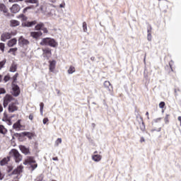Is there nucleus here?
Instances as JSON below:
<instances>
[{"instance_id": "nucleus-1", "label": "nucleus", "mask_w": 181, "mask_h": 181, "mask_svg": "<svg viewBox=\"0 0 181 181\" xmlns=\"http://www.w3.org/2000/svg\"><path fill=\"white\" fill-rule=\"evenodd\" d=\"M10 158H13V159L15 160L16 163H19V162H21L23 157L21 153H19V151L18 150L13 148L9 152Z\"/></svg>"}, {"instance_id": "nucleus-2", "label": "nucleus", "mask_w": 181, "mask_h": 181, "mask_svg": "<svg viewBox=\"0 0 181 181\" xmlns=\"http://www.w3.org/2000/svg\"><path fill=\"white\" fill-rule=\"evenodd\" d=\"M42 46H50L51 47H56L57 42L50 37L43 38L40 43Z\"/></svg>"}, {"instance_id": "nucleus-3", "label": "nucleus", "mask_w": 181, "mask_h": 181, "mask_svg": "<svg viewBox=\"0 0 181 181\" xmlns=\"http://www.w3.org/2000/svg\"><path fill=\"white\" fill-rule=\"evenodd\" d=\"M13 97L11 95H6V96L4 98V103L3 105L4 108H6L8 107V104L11 103V101H13Z\"/></svg>"}, {"instance_id": "nucleus-4", "label": "nucleus", "mask_w": 181, "mask_h": 181, "mask_svg": "<svg viewBox=\"0 0 181 181\" xmlns=\"http://www.w3.org/2000/svg\"><path fill=\"white\" fill-rule=\"evenodd\" d=\"M28 159V164L30 165L32 168V170H35L36 168H37V163H36V160H35V158L33 157H27Z\"/></svg>"}, {"instance_id": "nucleus-5", "label": "nucleus", "mask_w": 181, "mask_h": 181, "mask_svg": "<svg viewBox=\"0 0 181 181\" xmlns=\"http://www.w3.org/2000/svg\"><path fill=\"white\" fill-rule=\"evenodd\" d=\"M11 37H12V33L5 32L1 34V40L2 42H6V40H8Z\"/></svg>"}, {"instance_id": "nucleus-6", "label": "nucleus", "mask_w": 181, "mask_h": 181, "mask_svg": "<svg viewBox=\"0 0 181 181\" xmlns=\"http://www.w3.org/2000/svg\"><path fill=\"white\" fill-rule=\"evenodd\" d=\"M12 88H13V95L14 97H18L19 94H21V89L19 88V86L15 83H12Z\"/></svg>"}, {"instance_id": "nucleus-7", "label": "nucleus", "mask_w": 181, "mask_h": 181, "mask_svg": "<svg viewBox=\"0 0 181 181\" xmlns=\"http://www.w3.org/2000/svg\"><path fill=\"white\" fill-rule=\"evenodd\" d=\"M18 45L21 47H24V46H28V45H29V40L23 38V37H20L18 39Z\"/></svg>"}, {"instance_id": "nucleus-8", "label": "nucleus", "mask_w": 181, "mask_h": 181, "mask_svg": "<svg viewBox=\"0 0 181 181\" xmlns=\"http://www.w3.org/2000/svg\"><path fill=\"white\" fill-rule=\"evenodd\" d=\"M18 103H12L8 105V112H15L18 111Z\"/></svg>"}, {"instance_id": "nucleus-9", "label": "nucleus", "mask_w": 181, "mask_h": 181, "mask_svg": "<svg viewBox=\"0 0 181 181\" xmlns=\"http://www.w3.org/2000/svg\"><path fill=\"white\" fill-rule=\"evenodd\" d=\"M10 11L12 12V13H18V12L21 11V6H19V4H15L10 8Z\"/></svg>"}, {"instance_id": "nucleus-10", "label": "nucleus", "mask_w": 181, "mask_h": 181, "mask_svg": "<svg viewBox=\"0 0 181 181\" xmlns=\"http://www.w3.org/2000/svg\"><path fill=\"white\" fill-rule=\"evenodd\" d=\"M43 52V56L44 57H47V59H49L52 57V51L49 48H45L42 49Z\"/></svg>"}, {"instance_id": "nucleus-11", "label": "nucleus", "mask_w": 181, "mask_h": 181, "mask_svg": "<svg viewBox=\"0 0 181 181\" xmlns=\"http://www.w3.org/2000/svg\"><path fill=\"white\" fill-rule=\"evenodd\" d=\"M36 23H37L36 21H27L23 23V26H25V28H32V26H35Z\"/></svg>"}, {"instance_id": "nucleus-12", "label": "nucleus", "mask_w": 181, "mask_h": 181, "mask_svg": "<svg viewBox=\"0 0 181 181\" xmlns=\"http://www.w3.org/2000/svg\"><path fill=\"white\" fill-rule=\"evenodd\" d=\"M16 43H18V40H16V38H13L8 41L7 46H8V47H13Z\"/></svg>"}, {"instance_id": "nucleus-13", "label": "nucleus", "mask_w": 181, "mask_h": 181, "mask_svg": "<svg viewBox=\"0 0 181 181\" xmlns=\"http://www.w3.org/2000/svg\"><path fill=\"white\" fill-rule=\"evenodd\" d=\"M42 33L40 31H37V32H31L30 36L33 37L34 39H39L40 36H42Z\"/></svg>"}, {"instance_id": "nucleus-14", "label": "nucleus", "mask_w": 181, "mask_h": 181, "mask_svg": "<svg viewBox=\"0 0 181 181\" xmlns=\"http://www.w3.org/2000/svg\"><path fill=\"white\" fill-rule=\"evenodd\" d=\"M19 148L24 155H29V153H30L29 148H26L25 146H20Z\"/></svg>"}, {"instance_id": "nucleus-15", "label": "nucleus", "mask_w": 181, "mask_h": 181, "mask_svg": "<svg viewBox=\"0 0 181 181\" xmlns=\"http://www.w3.org/2000/svg\"><path fill=\"white\" fill-rule=\"evenodd\" d=\"M10 160H11V157L10 156H8L6 158H3L0 161L1 166H5V165H6V163H8Z\"/></svg>"}, {"instance_id": "nucleus-16", "label": "nucleus", "mask_w": 181, "mask_h": 181, "mask_svg": "<svg viewBox=\"0 0 181 181\" xmlns=\"http://www.w3.org/2000/svg\"><path fill=\"white\" fill-rule=\"evenodd\" d=\"M22 170H23V165H19L13 171V175H18L19 173H21Z\"/></svg>"}, {"instance_id": "nucleus-17", "label": "nucleus", "mask_w": 181, "mask_h": 181, "mask_svg": "<svg viewBox=\"0 0 181 181\" xmlns=\"http://www.w3.org/2000/svg\"><path fill=\"white\" fill-rule=\"evenodd\" d=\"M54 69H56V61H49V71L53 73Z\"/></svg>"}, {"instance_id": "nucleus-18", "label": "nucleus", "mask_w": 181, "mask_h": 181, "mask_svg": "<svg viewBox=\"0 0 181 181\" xmlns=\"http://www.w3.org/2000/svg\"><path fill=\"white\" fill-rule=\"evenodd\" d=\"M0 12H3L5 14L8 13V8L2 3H0Z\"/></svg>"}, {"instance_id": "nucleus-19", "label": "nucleus", "mask_w": 181, "mask_h": 181, "mask_svg": "<svg viewBox=\"0 0 181 181\" xmlns=\"http://www.w3.org/2000/svg\"><path fill=\"white\" fill-rule=\"evenodd\" d=\"M103 86L109 91H111V90H112V86L111 85V83L108 81H105Z\"/></svg>"}, {"instance_id": "nucleus-20", "label": "nucleus", "mask_w": 181, "mask_h": 181, "mask_svg": "<svg viewBox=\"0 0 181 181\" xmlns=\"http://www.w3.org/2000/svg\"><path fill=\"white\" fill-rule=\"evenodd\" d=\"M19 25H21V23L16 20H11L10 21V26H12L13 28L19 26Z\"/></svg>"}, {"instance_id": "nucleus-21", "label": "nucleus", "mask_w": 181, "mask_h": 181, "mask_svg": "<svg viewBox=\"0 0 181 181\" xmlns=\"http://www.w3.org/2000/svg\"><path fill=\"white\" fill-rule=\"evenodd\" d=\"M21 120H18L13 125V128L14 129H16L17 131H19L21 129Z\"/></svg>"}, {"instance_id": "nucleus-22", "label": "nucleus", "mask_w": 181, "mask_h": 181, "mask_svg": "<svg viewBox=\"0 0 181 181\" xmlns=\"http://www.w3.org/2000/svg\"><path fill=\"white\" fill-rule=\"evenodd\" d=\"M101 156L98 154H95L92 156V159L95 162H100V160H101Z\"/></svg>"}, {"instance_id": "nucleus-23", "label": "nucleus", "mask_w": 181, "mask_h": 181, "mask_svg": "<svg viewBox=\"0 0 181 181\" xmlns=\"http://www.w3.org/2000/svg\"><path fill=\"white\" fill-rule=\"evenodd\" d=\"M25 4H36L35 8L39 6V1L37 0H25Z\"/></svg>"}, {"instance_id": "nucleus-24", "label": "nucleus", "mask_w": 181, "mask_h": 181, "mask_svg": "<svg viewBox=\"0 0 181 181\" xmlns=\"http://www.w3.org/2000/svg\"><path fill=\"white\" fill-rule=\"evenodd\" d=\"M16 69H18V66L15 62H13L10 67V71H11V73H15V71H16Z\"/></svg>"}, {"instance_id": "nucleus-25", "label": "nucleus", "mask_w": 181, "mask_h": 181, "mask_svg": "<svg viewBox=\"0 0 181 181\" xmlns=\"http://www.w3.org/2000/svg\"><path fill=\"white\" fill-rule=\"evenodd\" d=\"M30 9H35V6L31 5V6L25 7L23 11V13H26L27 12H29V11H30Z\"/></svg>"}, {"instance_id": "nucleus-26", "label": "nucleus", "mask_w": 181, "mask_h": 181, "mask_svg": "<svg viewBox=\"0 0 181 181\" xmlns=\"http://www.w3.org/2000/svg\"><path fill=\"white\" fill-rule=\"evenodd\" d=\"M45 24L43 23H40L35 25V30H42Z\"/></svg>"}, {"instance_id": "nucleus-27", "label": "nucleus", "mask_w": 181, "mask_h": 181, "mask_svg": "<svg viewBox=\"0 0 181 181\" xmlns=\"http://www.w3.org/2000/svg\"><path fill=\"white\" fill-rule=\"evenodd\" d=\"M6 132H7V130L6 129L5 127H4V125L0 124V133L5 135Z\"/></svg>"}, {"instance_id": "nucleus-28", "label": "nucleus", "mask_w": 181, "mask_h": 181, "mask_svg": "<svg viewBox=\"0 0 181 181\" xmlns=\"http://www.w3.org/2000/svg\"><path fill=\"white\" fill-rule=\"evenodd\" d=\"M76 71V68L74 66H71L69 69H68V74H73Z\"/></svg>"}, {"instance_id": "nucleus-29", "label": "nucleus", "mask_w": 181, "mask_h": 181, "mask_svg": "<svg viewBox=\"0 0 181 181\" xmlns=\"http://www.w3.org/2000/svg\"><path fill=\"white\" fill-rule=\"evenodd\" d=\"M18 18V19H21L23 22L28 21V17L23 14H20Z\"/></svg>"}, {"instance_id": "nucleus-30", "label": "nucleus", "mask_w": 181, "mask_h": 181, "mask_svg": "<svg viewBox=\"0 0 181 181\" xmlns=\"http://www.w3.org/2000/svg\"><path fill=\"white\" fill-rule=\"evenodd\" d=\"M44 107H45V104L43 103H41L40 104V111L41 115H43V108H44Z\"/></svg>"}, {"instance_id": "nucleus-31", "label": "nucleus", "mask_w": 181, "mask_h": 181, "mask_svg": "<svg viewBox=\"0 0 181 181\" xmlns=\"http://www.w3.org/2000/svg\"><path fill=\"white\" fill-rule=\"evenodd\" d=\"M18 76H19V74L16 73L12 78L13 80V84H15V83H16V80L18 78Z\"/></svg>"}, {"instance_id": "nucleus-32", "label": "nucleus", "mask_w": 181, "mask_h": 181, "mask_svg": "<svg viewBox=\"0 0 181 181\" xmlns=\"http://www.w3.org/2000/svg\"><path fill=\"white\" fill-rule=\"evenodd\" d=\"M62 144V138H58L55 141V146H59Z\"/></svg>"}, {"instance_id": "nucleus-33", "label": "nucleus", "mask_w": 181, "mask_h": 181, "mask_svg": "<svg viewBox=\"0 0 181 181\" xmlns=\"http://www.w3.org/2000/svg\"><path fill=\"white\" fill-rule=\"evenodd\" d=\"M140 119L141 121V125L140 126V128L141 131H145V124H144V122L142 121V117H140Z\"/></svg>"}, {"instance_id": "nucleus-34", "label": "nucleus", "mask_w": 181, "mask_h": 181, "mask_svg": "<svg viewBox=\"0 0 181 181\" xmlns=\"http://www.w3.org/2000/svg\"><path fill=\"white\" fill-rule=\"evenodd\" d=\"M83 32H87V23L86 22L83 23Z\"/></svg>"}, {"instance_id": "nucleus-35", "label": "nucleus", "mask_w": 181, "mask_h": 181, "mask_svg": "<svg viewBox=\"0 0 181 181\" xmlns=\"http://www.w3.org/2000/svg\"><path fill=\"white\" fill-rule=\"evenodd\" d=\"M18 51V48L15 47V48H11L9 49L8 53H15V52Z\"/></svg>"}, {"instance_id": "nucleus-36", "label": "nucleus", "mask_w": 181, "mask_h": 181, "mask_svg": "<svg viewBox=\"0 0 181 181\" xmlns=\"http://www.w3.org/2000/svg\"><path fill=\"white\" fill-rule=\"evenodd\" d=\"M43 174H41L40 176L37 177V181H43Z\"/></svg>"}, {"instance_id": "nucleus-37", "label": "nucleus", "mask_w": 181, "mask_h": 181, "mask_svg": "<svg viewBox=\"0 0 181 181\" xmlns=\"http://www.w3.org/2000/svg\"><path fill=\"white\" fill-rule=\"evenodd\" d=\"M9 80H11V77H9V76H5L4 81H5V83H7V81H9Z\"/></svg>"}, {"instance_id": "nucleus-38", "label": "nucleus", "mask_w": 181, "mask_h": 181, "mask_svg": "<svg viewBox=\"0 0 181 181\" xmlns=\"http://www.w3.org/2000/svg\"><path fill=\"white\" fill-rule=\"evenodd\" d=\"M147 40H148V42H151L152 40V35H151V33L147 34Z\"/></svg>"}, {"instance_id": "nucleus-39", "label": "nucleus", "mask_w": 181, "mask_h": 181, "mask_svg": "<svg viewBox=\"0 0 181 181\" xmlns=\"http://www.w3.org/2000/svg\"><path fill=\"white\" fill-rule=\"evenodd\" d=\"M0 49L2 52H4V50H5V44L4 43H0Z\"/></svg>"}, {"instance_id": "nucleus-40", "label": "nucleus", "mask_w": 181, "mask_h": 181, "mask_svg": "<svg viewBox=\"0 0 181 181\" xmlns=\"http://www.w3.org/2000/svg\"><path fill=\"white\" fill-rule=\"evenodd\" d=\"M5 63H6V61L0 62V70L5 66Z\"/></svg>"}, {"instance_id": "nucleus-41", "label": "nucleus", "mask_w": 181, "mask_h": 181, "mask_svg": "<svg viewBox=\"0 0 181 181\" xmlns=\"http://www.w3.org/2000/svg\"><path fill=\"white\" fill-rule=\"evenodd\" d=\"M6 90H5V88H0V94H6Z\"/></svg>"}, {"instance_id": "nucleus-42", "label": "nucleus", "mask_w": 181, "mask_h": 181, "mask_svg": "<svg viewBox=\"0 0 181 181\" xmlns=\"http://www.w3.org/2000/svg\"><path fill=\"white\" fill-rule=\"evenodd\" d=\"M42 122H43L44 125H46V124H47V122H49V119L47 117L44 118L42 120Z\"/></svg>"}, {"instance_id": "nucleus-43", "label": "nucleus", "mask_w": 181, "mask_h": 181, "mask_svg": "<svg viewBox=\"0 0 181 181\" xmlns=\"http://www.w3.org/2000/svg\"><path fill=\"white\" fill-rule=\"evenodd\" d=\"M159 107H160V108H164V107H165V102H160V103H159Z\"/></svg>"}, {"instance_id": "nucleus-44", "label": "nucleus", "mask_w": 181, "mask_h": 181, "mask_svg": "<svg viewBox=\"0 0 181 181\" xmlns=\"http://www.w3.org/2000/svg\"><path fill=\"white\" fill-rule=\"evenodd\" d=\"M168 118H169V115H167L166 117L164 119L165 124H168V122H169Z\"/></svg>"}, {"instance_id": "nucleus-45", "label": "nucleus", "mask_w": 181, "mask_h": 181, "mask_svg": "<svg viewBox=\"0 0 181 181\" xmlns=\"http://www.w3.org/2000/svg\"><path fill=\"white\" fill-rule=\"evenodd\" d=\"M147 33H152V27L149 26L147 29Z\"/></svg>"}, {"instance_id": "nucleus-46", "label": "nucleus", "mask_w": 181, "mask_h": 181, "mask_svg": "<svg viewBox=\"0 0 181 181\" xmlns=\"http://www.w3.org/2000/svg\"><path fill=\"white\" fill-rule=\"evenodd\" d=\"M23 165H29V160H28V157L23 162Z\"/></svg>"}, {"instance_id": "nucleus-47", "label": "nucleus", "mask_w": 181, "mask_h": 181, "mask_svg": "<svg viewBox=\"0 0 181 181\" xmlns=\"http://www.w3.org/2000/svg\"><path fill=\"white\" fill-rule=\"evenodd\" d=\"M41 30H42L45 33H47V28H45V26L44 27H42V28L41 29Z\"/></svg>"}, {"instance_id": "nucleus-48", "label": "nucleus", "mask_w": 181, "mask_h": 181, "mask_svg": "<svg viewBox=\"0 0 181 181\" xmlns=\"http://www.w3.org/2000/svg\"><path fill=\"white\" fill-rule=\"evenodd\" d=\"M28 118L30 119V121H32L33 119V115H30Z\"/></svg>"}, {"instance_id": "nucleus-49", "label": "nucleus", "mask_w": 181, "mask_h": 181, "mask_svg": "<svg viewBox=\"0 0 181 181\" xmlns=\"http://www.w3.org/2000/svg\"><path fill=\"white\" fill-rule=\"evenodd\" d=\"M160 119H162V118H157L154 121H155V122H159V121H160Z\"/></svg>"}, {"instance_id": "nucleus-50", "label": "nucleus", "mask_w": 181, "mask_h": 181, "mask_svg": "<svg viewBox=\"0 0 181 181\" xmlns=\"http://www.w3.org/2000/svg\"><path fill=\"white\" fill-rule=\"evenodd\" d=\"M4 179V175H2V173L0 172V180H2Z\"/></svg>"}, {"instance_id": "nucleus-51", "label": "nucleus", "mask_w": 181, "mask_h": 181, "mask_svg": "<svg viewBox=\"0 0 181 181\" xmlns=\"http://www.w3.org/2000/svg\"><path fill=\"white\" fill-rule=\"evenodd\" d=\"M2 111H4V107L0 105V112H2Z\"/></svg>"}, {"instance_id": "nucleus-52", "label": "nucleus", "mask_w": 181, "mask_h": 181, "mask_svg": "<svg viewBox=\"0 0 181 181\" xmlns=\"http://www.w3.org/2000/svg\"><path fill=\"white\" fill-rule=\"evenodd\" d=\"M140 142H145V139L144 137H141L140 139Z\"/></svg>"}, {"instance_id": "nucleus-53", "label": "nucleus", "mask_w": 181, "mask_h": 181, "mask_svg": "<svg viewBox=\"0 0 181 181\" xmlns=\"http://www.w3.org/2000/svg\"><path fill=\"white\" fill-rule=\"evenodd\" d=\"M9 2H11L12 4L17 2L16 0H8Z\"/></svg>"}, {"instance_id": "nucleus-54", "label": "nucleus", "mask_w": 181, "mask_h": 181, "mask_svg": "<svg viewBox=\"0 0 181 181\" xmlns=\"http://www.w3.org/2000/svg\"><path fill=\"white\" fill-rule=\"evenodd\" d=\"M90 60L92 62H94L95 60V57H90Z\"/></svg>"}, {"instance_id": "nucleus-55", "label": "nucleus", "mask_w": 181, "mask_h": 181, "mask_svg": "<svg viewBox=\"0 0 181 181\" xmlns=\"http://www.w3.org/2000/svg\"><path fill=\"white\" fill-rule=\"evenodd\" d=\"M52 160H59V158H57V157H54V158H52Z\"/></svg>"}, {"instance_id": "nucleus-56", "label": "nucleus", "mask_w": 181, "mask_h": 181, "mask_svg": "<svg viewBox=\"0 0 181 181\" xmlns=\"http://www.w3.org/2000/svg\"><path fill=\"white\" fill-rule=\"evenodd\" d=\"M146 115H147V118H148V119H149V112H146Z\"/></svg>"}, {"instance_id": "nucleus-57", "label": "nucleus", "mask_w": 181, "mask_h": 181, "mask_svg": "<svg viewBox=\"0 0 181 181\" xmlns=\"http://www.w3.org/2000/svg\"><path fill=\"white\" fill-rule=\"evenodd\" d=\"M144 62L145 63V62H146V54H145L144 59Z\"/></svg>"}, {"instance_id": "nucleus-58", "label": "nucleus", "mask_w": 181, "mask_h": 181, "mask_svg": "<svg viewBox=\"0 0 181 181\" xmlns=\"http://www.w3.org/2000/svg\"><path fill=\"white\" fill-rule=\"evenodd\" d=\"M56 91H57V94H60V90L59 89H57Z\"/></svg>"}, {"instance_id": "nucleus-59", "label": "nucleus", "mask_w": 181, "mask_h": 181, "mask_svg": "<svg viewBox=\"0 0 181 181\" xmlns=\"http://www.w3.org/2000/svg\"><path fill=\"white\" fill-rule=\"evenodd\" d=\"M2 81V75H0V83Z\"/></svg>"}, {"instance_id": "nucleus-60", "label": "nucleus", "mask_w": 181, "mask_h": 181, "mask_svg": "<svg viewBox=\"0 0 181 181\" xmlns=\"http://www.w3.org/2000/svg\"><path fill=\"white\" fill-rule=\"evenodd\" d=\"M23 0H16V2H22Z\"/></svg>"}, {"instance_id": "nucleus-61", "label": "nucleus", "mask_w": 181, "mask_h": 181, "mask_svg": "<svg viewBox=\"0 0 181 181\" xmlns=\"http://www.w3.org/2000/svg\"><path fill=\"white\" fill-rule=\"evenodd\" d=\"M53 12H54V10L51 11L52 15H53Z\"/></svg>"}, {"instance_id": "nucleus-62", "label": "nucleus", "mask_w": 181, "mask_h": 181, "mask_svg": "<svg viewBox=\"0 0 181 181\" xmlns=\"http://www.w3.org/2000/svg\"><path fill=\"white\" fill-rule=\"evenodd\" d=\"M60 8H63V5L60 4Z\"/></svg>"}, {"instance_id": "nucleus-63", "label": "nucleus", "mask_w": 181, "mask_h": 181, "mask_svg": "<svg viewBox=\"0 0 181 181\" xmlns=\"http://www.w3.org/2000/svg\"><path fill=\"white\" fill-rule=\"evenodd\" d=\"M52 2H56V0H52Z\"/></svg>"}, {"instance_id": "nucleus-64", "label": "nucleus", "mask_w": 181, "mask_h": 181, "mask_svg": "<svg viewBox=\"0 0 181 181\" xmlns=\"http://www.w3.org/2000/svg\"><path fill=\"white\" fill-rule=\"evenodd\" d=\"M94 153H95H95H98V151H95Z\"/></svg>"}]
</instances>
